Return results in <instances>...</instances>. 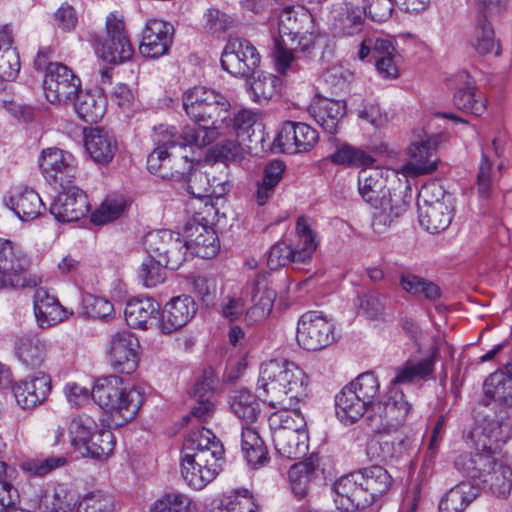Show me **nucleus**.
Returning a JSON list of instances; mask_svg holds the SVG:
<instances>
[{
	"label": "nucleus",
	"mask_w": 512,
	"mask_h": 512,
	"mask_svg": "<svg viewBox=\"0 0 512 512\" xmlns=\"http://www.w3.org/2000/svg\"><path fill=\"white\" fill-rule=\"evenodd\" d=\"M182 102L186 114L198 127L185 126L181 132V144L201 148L227 134L231 104L226 96L198 86L187 90Z\"/></svg>",
	"instance_id": "nucleus-1"
},
{
	"label": "nucleus",
	"mask_w": 512,
	"mask_h": 512,
	"mask_svg": "<svg viewBox=\"0 0 512 512\" xmlns=\"http://www.w3.org/2000/svg\"><path fill=\"white\" fill-rule=\"evenodd\" d=\"M308 386L305 372L288 360L272 359L260 367L258 397L273 408L296 411V405L309 396Z\"/></svg>",
	"instance_id": "nucleus-2"
},
{
	"label": "nucleus",
	"mask_w": 512,
	"mask_h": 512,
	"mask_svg": "<svg viewBox=\"0 0 512 512\" xmlns=\"http://www.w3.org/2000/svg\"><path fill=\"white\" fill-rule=\"evenodd\" d=\"M224 447L212 431L202 427L188 433L182 447L181 475L193 489L200 490L221 470Z\"/></svg>",
	"instance_id": "nucleus-3"
},
{
	"label": "nucleus",
	"mask_w": 512,
	"mask_h": 512,
	"mask_svg": "<svg viewBox=\"0 0 512 512\" xmlns=\"http://www.w3.org/2000/svg\"><path fill=\"white\" fill-rule=\"evenodd\" d=\"M392 478L381 466L375 465L340 477L333 485L335 502L352 508H365L390 488Z\"/></svg>",
	"instance_id": "nucleus-4"
},
{
	"label": "nucleus",
	"mask_w": 512,
	"mask_h": 512,
	"mask_svg": "<svg viewBox=\"0 0 512 512\" xmlns=\"http://www.w3.org/2000/svg\"><path fill=\"white\" fill-rule=\"evenodd\" d=\"M92 399L117 427L132 421L143 404L142 393L134 387H125L119 376L100 379L92 389Z\"/></svg>",
	"instance_id": "nucleus-5"
},
{
	"label": "nucleus",
	"mask_w": 512,
	"mask_h": 512,
	"mask_svg": "<svg viewBox=\"0 0 512 512\" xmlns=\"http://www.w3.org/2000/svg\"><path fill=\"white\" fill-rule=\"evenodd\" d=\"M152 138L156 147L147 157L148 170L163 179L185 180L191 168L188 157L176 156L173 152L176 147L187 146L181 144V133L178 134L174 127L159 125L154 128Z\"/></svg>",
	"instance_id": "nucleus-6"
},
{
	"label": "nucleus",
	"mask_w": 512,
	"mask_h": 512,
	"mask_svg": "<svg viewBox=\"0 0 512 512\" xmlns=\"http://www.w3.org/2000/svg\"><path fill=\"white\" fill-rule=\"evenodd\" d=\"M418 215L420 225L430 233L445 230L453 217L450 195L435 183L422 187L419 193Z\"/></svg>",
	"instance_id": "nucleus-7"
},
{
	"label": "nucleus",
	"mask_w": 512,
	"mask_h": 512,
	"mask_svg": "<svg viewBox=\"0 0 512 512\" xmlns=\"http://www.w3.org/2000/svg\"><path fill=\"white\" fill-rule=\"evenodd\" d=\"M144 245L149 257L171 270L178 269L188 253L185 235L168 229L148 233Z\"/></svg>",
	"instance_id": "nucleus-8"
},
{
	"label": "nucleus",
	"mask_w": 512,
	"mask_h": 512,
	"mask_svg": "<svg viewBox=\"0 0 512 512\" xmlns=\"http://www.w3.org/2000/svg\"><path fill=\"white\" fill-rule=\"evenodd\" d=\"M29 261L17 251L12 242L0 239V289L36 287L41 283L37 276L27 277Z\"/></svg>",
	"instance_id": "nucleus-9"
},
{
	"label": "nucleus",
	"mask_w": 512,
	"mask_h": 512,
	"mask_svg": "<svg viewBox=\"0 0 512 512\" xmlns=\"http://www.w3.org/2000/svg\"><path fill=\"white\" fill-rule=\"evenodd\" d=\"M46 99L52 104H68L81 88L80 79L62 63H50L43 81Z\"/></svg>",
	"instance_id": "nucleus-10"
},
{
	"label": "nucleus",
	"mask_w": 512,
	"mask_h": 512,
	"mask_svg": "<svg viewBox=\"0 0 512 512\" xmlns=\"http://www.w3.org/2000/svg\"><path fill=\"white\" fill-rule=\"evenodd\" d=\"M411 408L403 391L399 387L390 386L382 399L373 404L371 417L378 419L383 430H396L404 425Z\"/></svg>",
	"instance_id": "nucleus-11"
},
{
	"label": "nucleus",
	"mask_w": 512,
	"mask_h": 512,
	"mask_svg": "<svg viewBox=\"0 0 512 512\" xmlns=\"http://www.w3.org/2000/svg\"><path fill=\"white\" fill-rule=\"evenodd\" d=\"M97 54L111 64L130 60L134 49L125 33L123 18L110 13L106 18V38L96 50Z\"/></svg>",
	"instance_id": "nucleus-12"
},
{
	"label": "nucleus",
	"mask_w": 512,
	"mask_h": 512,
	"mask_svg": "<svg viewBox=\"0 0 512 512\" xmlns=\"http://www.w3.org/2000/svg\"><path fill=\"white\" fill-rule=\"evenodd\" d=\"M260 54L246 39L230 40L222 53L221 66L235 77H249L260 64Z\"/></svg>",
	"instance_id": "nucleus-13"
},
{
	"label": "nucleus",
	"mask_w": 512,
	"mask_h": 512,
	"mask_svg": "<svg viewBox=\"0 0 512 512\" xmlns=\"http://www.w3.org/2000/svg\"><path fill=\"white\" fill-rule=\"evenodd\" d=\"M334 326L322 315L310 311L301 316L297 325L296 339L302 348L321 350L334 341Z\"/></svg>",
	"instance_id": "nucleus-14"
},
{
	"label": "nucleus",
	"mask_w": 512,
	"mask_h": 512,
	"mask_svg": "<svg viewBox=\"0 0 512 512\" xmlns=\"http://www.w3.org/2000/svg\"><path fill=\"white\" fill-rule=\"evenodd\" d=\"M39 166L47 182L60 187L70 184L77 173L74 156L56 147L42 151Z\"/></svg>",
	"instance_id": "nucleus-15"
},
{
	"label": "nucleus",
	"mask_w": 512,
	"mask_h": 512,
	"mask_svg": "<svg viewBox=\"0 0 512 512\" xmlns=\"http://www.w3.org/2000/svg\"><path fill=\"white\" fill-rule=\"evenodd\" d=\"M413 140L408 149L410 161L402 167L408 176L429 174L436 170L438 158L435 150L439 144V136L424 133Z\"/></svg>",
	"instance_id": "nucleus-16"
},
{
	"label": "nucleus",
	"mask_w": 512,
	"mask_h": 512,
	"mask_svg": "<svg viewBox=\"0 0 512 512\" xmlns=\"http://www.w3.org/2000/svg\"><path fill=\"white\" fill-rule=\"evenodd\" d=\"M62 189L51 204L50 213L60 222H74L85 217L90 209L86 193L69 184Z\"/></svg>",
	"instance_id": "nucleus-17"
},
{
	"label": "nucleus",
	"mask_w": 512,
	"mask_h": 512,
	"mask_svg": "<svg viewBox=\"0 0 512 512\" xmlns=\"http://www.w3.org/2000/svg\"><path fill=\"white\" fill-rule=\"evenodd\" d=\"M318 141V132L303 122L285 121L274 144L285 153L309 151Z\"/></svg>",
	"instance_id": "nucleus-18"
},
{
	"label": "nucleus",
	"mask_w": 512,
	"mask_h": 512,
	"mask_svg": "<svg viewBox=\"0 0 512 512\" xmlns=\"http://www.w3.org/2000/svg\"><path fill=\"white\" fill-rule=\"evenodd\" d=\"M188 251L201 258L214 257L220 248L216 232L204 218L193 217L184 227Z\"/></svg>",
	"instance_id": "nucleus-19"
},
{
	"label": "nucleus",
	"mask_w": 512,
	"mask_h": 512,
	"mask_svg": "<svg viewBox=\"0 0 512 512\" xmlns=\"http://www.w3.org/2000/svg\"><path fill=\"white\" fill-rule=\"evenodd\" d=\"M138 339L128 331L115 334L110 343V364L112 368L125 374L133 373L138 367Z\"/></svg>",
	"instance_id": "nucleus-20"
},
{
	"label": "nucleus",
	"mask_w": 512,
	"mask_h": 512,
	"mask_svg": "<svg viewBox=\"0 0 512 512\" xmlns=\"http://www.w3.org/2000/svg\"><path fill=\"white\" fill-rule=\"evenodd\" d=\"M51 388L50 376L38 371L17 381L13 391L18 405L23 409H29L46 401Z\"/></svg>",
	"instance_id": "nucleus-21"
},
{
	"label": "nucleus",
	"mask_w": 512,
	"mask_h": 512,
	"mask_svg": "<svg viewBox=\"0 0 512 512\" xmlns=\"http://www.w3.org/2000/svg\"><path fill=\"white\" fill-rule=\"evenodd\" d=\"M198 310L191 296L173 297L162 309L158 327L163 334H171L184 327Z\"/></svg>",
	"instance_id": "nucleus-22"
},
{
	"label": "nucleus",
	"mask_w": 512,
	"mask_h": 512,
	"mask_svg": "<svg viewBox=\"0 0 512 512\" xmlns=\"http://www.w3.org/2000/svg\"><path fill=\"white\" fill-rule=\"evenodd\" d=\"M366 10L354 1H339L333 4L330 15L333 29L343 36L358 34L365 21Z\"/></svg>",
	"instance_id": "nucleus-23"
},
{
	"label": "nucleus",
	"mask_w": 512,
	"mask_h": 512,
	"mask_svg": "<svg viewBox=\"0 0 512 512\" xmlns=\"http://www.w3.org/2000/svg\"><path fill=\"white\" fill-rule=\"evenodd\" d=\"M410 196L404 189H395L390 198L379 202V205H371L375 212L372 216L371 227L376 234L385 233L396 219L402 216L408 209Z\"/></svg>",
	"instance_id": "nucleus-24"
},
{
	"label": "nucleus",
	"mask_w": 512,
	"mask_h": 512,
	"mask_svg": "<svg viewBox=\"0 0 512 512\" xmlns=\"http://www.w3.org/2000/svg\"><path fill=\"white\" fill-rule=\"evenodd\" d=\"M173 26L161 20L147 22L139 51L146 58H157L167 53L172 42Z\"/></svg>",
	"instance_id": "nucleus-25"
},
{
	"label": "nucleus",
	"mask_w": 512,
	"mask_h": 512,
	"mask_svg": "<svg viewBox=\"0 0 512 512\" xmlns=\"http://www.w3.org/2000/svg\"><path fill=\"white\" fill-rule=\"evenodd\" d=\"M387 184V179L378 169H363L359 174V193L370 205H379V202L390 198L395 189H404L401 184H398L397 187H390Z\"/></svg>",
	"instance_id": "nucleus-26"
},
{
	"label": "nucleus",
	"mask_w": 512,
	"mask_h": 512,
	"mask_svg": "<svg viewBox=\"0 0 512 512\" xmlns=\"http://www.w3.org/2000/svg\"><path fill=\"white\" fill-rule=\"evenodd\" d=\"M316 123L329 134H336L346 113L345 103L325 97H317L308 108Z\"/></svg>",
	"instance_id": "nucleus-27"
},
{
	"label": "nucleus",
	"mask_w": 512,
	"mask_h": 512,
	"mask_svg": "<svg viewBox=\"0 0 512 512\" xmlns=\"http://www.w3.org/2000/svg\"><path fill=\"white\" fill-rule=\"evenodd\" d=\"M22 221L34 220L45 210V205L36 191L31 188H17L3 200Z\"/></svg>",
	"instance_id": "nucleus-28"
},
{
	"label": "nucleus",
	"mask_w": 512,
	"mask_h": 512,
	"mask_svg": "<svg viewBox=\"0 0 512 512\" xmlns=\"http://www.w3.org/2000/svg\"><path fill=\"white\" fill-rule=\"evenodd\" d=\"M277 452L287 459H298L308 450V434L302 428L280 427L273 433Z\"/></svg>",
	"instance_id": "nucleus-29"
},
{
	"label": "nucleus",
	"mask_w": 512,
	"mask_h": 512,
	"mask_svg": "<svg viewBox=\"0 0 512 512\" xmlns=\"http://www.w3.org/2000/svg\"><path fill=\"white\" fill-rule=\"evenodd\" d=\"M476 450L499 452L510 437L508 424L496 419H484L472 432Z\"/></svg>",
	"instance_id": "nucleus-30"
},
{
	"label": "nucleus",
	"mask_w": 512,
	"mask_h": 512,
	"mask_svg": "<svg viewBox=\"0 0 512 512\" xmlns=\"http://www.w3.org/2000/svg\"><path fill=\"white\" fill-rule=\"evenodd\" d=\"M252 307L246 313V321L255 324L265 320L272 311L276 292L268 287L264 276H257L250 286Z\"/></svg>",
	"instance_id": "nucleus-31"
},
{
	"label": "nucleus",
	"mask_w": 512,
	"mask_h": 512,
	"mask_svg": "<svg viewBox=\"0 0 512 512\" xmlns=\"http://www.w3.org/2000/svg\"><path fill=\"white\" fill-rule=\"evenodd\" d=\"M85 148L94 162L105 165L114 158L118 144L114 135L103 129L94 128L85 135Z\"/></svg>",
	"instance_id": "nucleus-32"
},
{
	"label": "nucleus",
	"mask_w": 512,
	"mask_h": 512,
	"mask_svg": "<svg viewBox=\"0 0 512 512\" xmlns=\"http://www.w3.org/2000/svg\"><path fill=\"white\" fill-rule=\"evenodd\" d=\"M34 312L38 325L48 328L66 318V311L57 298L43 288L37 289L34 295Z\"/></svg>",
	"instance_id": "nucleus-33"
},
{
	"label": "nucleus",
	"mask_w": 512,
	"mask_h": 512,
	"mask_svg": "<svg viewBox=\"0 0 512 512\" xmlns=\"http://www.w3.org/2000/svg\"><path fill=\"white\" fill-rule=\"evenodd\" d=\"M496 453L477 450L475 454H462L456 458L455 467L463 474L481 482L485 474L499 465L500 462L493 457Z\"/></svg>",
	"instance_id": "nucleus-34"
},
{
	"label": "nucleus",
	"mask_w": 512,
	"mask_h": 512,
	"mask_svg": "<svg viewBox=\"0 0 512 512\" xmlns=\"http://www.w3.org/2000/svg\"><path fill=\"white\" fill-rule=\"evenodd\" d=\"M367 411L371 409L351 387L346 385L335 395V412L342 423L353 424Z\"/></svg>",
	"instance_id": "nucleus-35"
},
{
	"label": "nucleus",
	"mask_w": 512,
	"mask_h": 512,
	"mask_svg": "<svg viewBox=\"0 0 512 512\" xmlns=\"http://www.w3.org/2000/svg\"><path fill=\"white\" fill-rule=\"evenodd\" d=\"M160 305L153 298H134L127 302L124 316L128 326L147 329L148 323L159 314Z\"/></svg>",
	"instance_id": "nucleus-36"
},
{
	"label": "nucleus",
	"mask_w": 512,
	"mask_h": 512,
	"mask_svg": "<svg viewBox=\"0 0 512 512\" xmlns=\"http://www.w3.org/2000/svg\"><path fill=\"white\" fill-rule=\"evenodd\" d=\"M13 36L9 25L0 26V79L11 81L20 71V58L12 47Z\"/></svg>",
	"instance_id": "nucleus-37"
},
{
	"label": "nucleus",
	"mask_w": 512,
	"mask_h": 512,
	"mask_svg": "<svg viewBox=\"0 0 512 512\" xmlns=\"http://www.w3.org/2000/svg\"><path fill=\"white\" fill-rule=\"evenodd\" d=\"M479 484L461 482L451 488L439 503L440 512H464V510L479 496Z\"/></svg>",
	"instance_id": "nucleus-38"
},
{
	"label": "nucleus",
	"mask_w": 512,
	"mask_h": 512,
	"mask_svg": "<svg viewBox=\"0 0 512 512\" xmlns=\"http://www.w3.org/2000/svg\"><path fill=\"white\" fill-rule=\"evenodd\" d=\"M291 14L282 20L279 41L292 52H308L314 47L315 39L309 26L290 24Z\"/></svg>",
	"instance_id": "nucleus-39"
},
{
	"label": "nucleus",
	"mask_w": 512,
	"mask_h": 512,
	"mask_svg": "<svg viewBox=\"0 0 512 512\" xmlns=\"http://www.w3.org/2000/svg\"><path fill=\"white\" fill-rule=\"evenodd\" d=\"M15 351L26 366L38 368L45 361L47 347L45 342L37 336L24 334L17 338Z\"/></svg>",
	"instance_id": "nucleus-40"
},
{
	"label": "nucleus",
	"mask_w": 512,
	"mask_h": 512,
	"mask_svg": "<svg viewBox=\"0 0 512 512\" xmlns=\"http://www.w3.org/2000/svg\"><path fill=\"white\" fill-rule=\"evenodd\" d=\"M318 469V458L313 456L289 469V481L295 496L302 498L307 495L310 483L317 477Z\"/></svg>",
	"instance_id": "nucleus-41"
},
{
	"label": "nucleus",
	"mask_w": 512,
	"mask_h": 512,
	"mask_svg": "<svg viewBox=\"0 0 512 512\" xmlns=\"http://www.w3.org/2000/svg\"><path fill=\"white\" fill-rule=\"evenodd\" d=\"M241 449L249 465L262 466L268 461V452L258 431L251 424L242 426Z\"/></svg>",
	"instance_id": "nucleus-42"
},
{
	"label": "nucleus",
	"mask_w": 512,
	"mask_h": 512,
	"mask_svg": "<svg viewBox=\"0 0 512 512\" xmlns=\"http://www.w3.org/2000/svg\"><path fill=\"white\" fill-rule=\"evenodd\" d=\"M434 358L428 357L418 362L407 361L395 369V376L390 386L399 387L401 384H411L428 377L434 369Z\"/></svg>",
	"instance_id": "nucleus-43"
},
{
	"label": "nucleus",
	"mask_w": 512,
	"mask_h": 512,
	"mask_svg": "<svg viewBox=\"0 0 512 512\" xmlns=\"http://www.w3.org/2000/svg\"><path fill=\"white\" fill-rule=\"evenodd\" d=\"M229 404L233 413L247 424H253L260 413L256 396L245 388L233 390L230 393Z\"/></svg>",
	"instance_id": "nucleus-44"
},
{
	"label": "nucleus",
	"mask_w": 512,
	"mask_h": 512,
	"mask_svg": "<svg viewBox=\"0 0 512 512\" xmlns=\"http://www.w3.org/2000/svg\"><path fill=\"white\" fill-rule=\"evenodd\" d=\"M73 103L78 117L87 123H97L105 114V99L99 95L80 90Z\"/></svg>",
	"instance_id": "nucleus-45"
},
{
	"label": "nucleus",
	"mask_w": 512,
	"mask_h": 512,
	"mask_svg": "<svg viewBox=\"0 0 512 512\" xmlns=\"http://www.w3.org/2000/svg\"><path fill=\"white\" fill-rule=\"evenodd\" d=\"M279 79L270 73L261 72L249 83V92L254 102L268 103L278 92Z\"/></svg>",
	"instance_id": "nucleus-46"
},
{
	"label": "nucleus",
	"mask_w": 512,
	"mask_h": 512,
	"mask_svg": "<svg viewBox=\"0 0 512 512\" xmlns=\"http://www.w3.org/2000/svg\"><path fill=\"white\" fill-rule=\"evenodd\" d=\"M151 512H196L197 505L185 494L171 491L162 494L151 506Z\"/></svg>",
	"instance_id": "nucleus-47"
},
{
	"label": "nucleus",
	"mask_w": 512,
	"mask_h": 512,
	"mask_svg": "<svg viewBox=\"0 0 512 512\" xmlns=\"http://www.w3.org/2000/svg\"><path fill=\"white\" fill-rule=\"evenodd\" d=\"M296 232L298 242L293 247L296 252V261L304 263L311 258L317 248L318 243L316 241V235L310 228L307 219L303 216L299 217L297 220Z\"/></svg>",
	"instance_id": "nucleus-48"
},
{
	"label": "nucleus",
	"mask_w": 512,
	"mask_h": 512,
	"mask_svg": "<svg viewBox=\"0 0 512 512\" xmlns=\"http://www.w3.org/2000/svg\"><path fill=\"white\" fill-rule=\"evenodd\" d=\"M330 160L346 167H368L374 159L364 150L350 144H342L330 155Z\"/></svg>",
	"instance_id": "nucleus-49"
},
{
	"label": "nucleus",
	"mask_w": 512,
	"mask_h": 512,
	"mask_svg": "<svg viewBox=\"0 0 512 512\" xmlns=\"http://www.w3.org/2000/svg\"><path fill=\"white\" fill-rule=\"evenodd\" d=\"M481 483L497 497H506L512 489V469L500 462L490 473L485 474Z\"/></svg>",
	"instance_id": "nucleus-50"
},
{
	"label": "nucleus",
	"mask_w": 512,
	"mask_h": 512,
	"mask_svg": "<svg viewBox=\"0 0 512 512\" xmlns=\"http://www.w3.org/2000/svg\"><path fill=\"white\" fill-rule=\"evenodd\" d=\"M397 446L383 437H375L367 443L366 453L373 461L386 462L400 456L402 449L406 448L405 440L399 441Z\"/></svg>",
	"instance_id": "nucleus-51"
},
{
	"label": "nucleus",
	"mask_w": 512,
	"mask_h": 512,
	"mask_svg": "<svg viewBox=\"0 0 512 512\" xmlns=\"http://www.w3.org/2000/svg\"><path fill=\"white\" fill-rule=\"evenodd\" d=\"M472 46L480 55L494 53L500 54V46L495 40L492 25L486 19H480L474 30Z\"/></svg>",
	"instance_id": "nucleus-52"
},
{
	"label": "nucleus",
	"mask_w": 512,
	"mask_h": 512,
	"mask_svg": "<svg viewBox=\"0 0 512 512\" xmlns=\"http://www.w3.org/2000/svg\"><path fill=\"white\" fill-rule=\"evenodd\" d=\"M453 102L458 109L476 116H481L486 110V101L476 94V89L470 82L455 92Z\"/></svg>",
	"instance_id": "nucleus-53"
},
{
	"label": "nucleus",
	"mask_w": 512,
	"mask_h": 512,
	"mask_svg": "<svg viewBox=\"0 0 512 512\" xmlns=\"http://www.w3.org/2000/svg\"><path fill=\"white\" fill-rule=\"evenodd\" d=\"M115 447L114 435L110 430H95L89 441L82 448V453L92 458H103L110 455Z\"/></svg>",
	"instance_id": "nucleus-54"
},
{
	"label": "nucleus",
	"mask_w": 512,
	"mask_h": 512,
	"mask_svg": "<svg viewBox=\"0 0 512 512\" xmlns=\"http://www.w3.org/2000/svg\"><path fill=\"white\" fill-rule=\"evenodd\" d=\"M96 429L97 424L92 417L85 414L75 417L69 426L71 444L82 450Z\"/></svg>",
	"instance_id": "nucleus-55"
},
{
	"label": "nucleus",
	"mask_w": 512,
	"mask_h": 512,
	"mask_svg": "<svg viewBox=\"0 0 512 512\" xmlns=\"http://www.w3.org/2000/svg\"><path fill=\"white\" fill-rule=\"evenodd\" d=\"M348 387H351L356 394L361 397V400L372 410L374 397L379 391V381L373 372H365L360 374L355 380L350 382Z\"/></svg>",
	"instance_id": "nucleus-56"
},
{
	"label": "nucleus",
	"mask_w": 512,
	"mask_h": 512,
	"mask_svg": "<svg viewBox=\"0 0 512 512\" xmlns=\"http://www.w3.org/2000/svg\"><path fill=\"white\" fill-rule=\"evenodd\" d=\"M76 501L75 492L66 485L59 484L51 496H45V508L49 512H72Z\"/></svg>",
	"instance_id": "nucleus-57"
},
{
	"label": "nucleus",
	"mask_w": 512,
	"mask_h": 512,
	"mask_svg": "<svg viewBox=\"0 0 512 512\" xmlns=\"http://www.w3.org/2000/svg\"><path fill=\"white\" fill-rule=\"evenodd\" d=\"M18 491L10 483V474L5 462L0 460V512H20Z\"/></svg>",
	"instance_id": "nucleus-58"
},
{
	"label": "nucleus",
	"mask_w": 512,
	"mask_h": 512,
	"mask_svg": "<svg viewBox=\"0 0 512 512\" xmlns=\"http://www.w3.org/2000/svg\"><path fill=\"white\" fill-rule=\"evenodd\" d=\"M476 189L478 196L482 199L492 197L495 190V181L492 177V163L483 154L476 177Z\"/></svg>",
	"instance_id": "nucleus-59"
},
{
	"label": "nucleus",
	"mask_w": 512,
	"mask_h": 512,
	"mask_svg": "<svg viewBox=\"0 0 512 512\" xmlns=\"http://www.w3.org/2000/svg\"><path fill=\"white\" fill-rule=\"evenodd\" d=\"M124 201L121 199H107L91 215V221L96 225H103L118 219L124 212Z\"/></svg>",
	"instance_id": "nucleus-60"
},
{
	"label": "nucleus",
	"mask_w": 512,
	"mask_h": 512,
	"mask_svg": "<svg viewBox=\"0 0 512 512\" xmlns=\"http://www.w3.org/2000/svg\"><path fill=\"white\" fill-rule=\"evenodd\" d=\"M67 464L64 456H52L44 459H31L22 464V468L35 476H45Z\"/></svg>",
	"instance_id": "nucleus-61"
},
{
	"label": "nucleus",
	"mask_w": 512,
	"mask_h": 512,
	"mask_svg": "<svg viewBox=\"0 0 512 512\" xmlns=\"http://www.w3.org/2000/svg\"><path fill=\"white\" fill-rule=\"evenodd\" d=\"M257 120L258 115L249 110H241L233 117H231V113H229V122L227 123V134L225 136H229L232 134H237L238 136H249L250 131L256 124Z\"/></svg>",
	"instance_id": "nucleus-62"
},
{
	"label": "nucleus",
	"mask_w": 512,
	"mask_h": 512,
	"mask_svg": "<svg viewBox=\"0 0 512 512\" xmlns=\"http://www.w3.org/2000/svg\"><path fill=\"white\" fill-rule=\"evenodd\" d=\"M77 512H114V503L108 495L92 492L79 502Z\"/></svg>",
	"instance_id": "nucleus-63"
},
{
	"label": "nucleus",
	"mask_w": 512,
	"mask_h": 512,
	"mask_svg": "<svg viewBox=\"0 0 512 512\" xmlns=\"http://www.w3.org/2000/svg\"><path fill=\"white\" fill-rule=\"evenodd\" d=\"M289 263H298L296 261V252L286 242H277L269 252L267 264L271 270H276Z\"/></svg>",
	"instance_id": "nucleus-64"
}]
</instances>
